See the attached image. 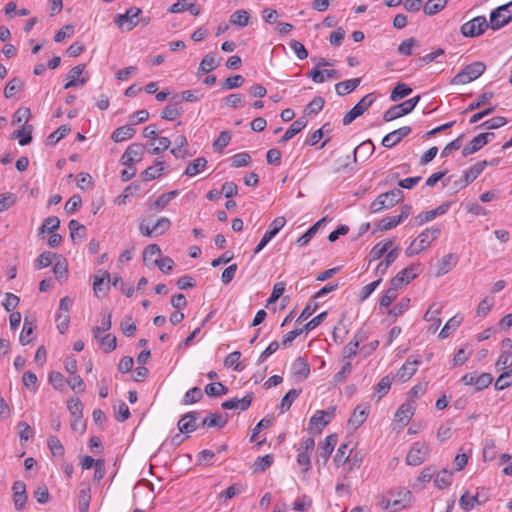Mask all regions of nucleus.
Segmentation results:
<instances>
[{"mask_svg": "<svg viewBox=\"0 0 512 512\" xmlns=\"http://www.w3.org/2000/svg\"><path fill=\"white\" fill-rule=\"evenodd\" d=\"M440 233V226H431L426 228L406 248V256L412 257L428 249L430 245L439 237Z\"/></svg>", "mask_w": 512, "mask_h": 512, "instance_id": "f257e3e1", "label": "nucleus"}, {"mask_svg": "<svg viewBox=\"0 0 512 512\" xmlns=\"http://www.w3.org/2000/svg\"><path fill=\"white\" fill-rule=\"evenodd\" d=\"M403 196L404 194L400 189H392L382 193L370 204V212L379 213L383 210L390 209L400 202Z\"/></svg>", "mask_w": 512, "mask_h": 512, "instance_id": "f03ea898", "label": "nucleus"}, {"mask_svg": "<svg viewBox=\"0 0 512 512\" xmlns=\"http://www.w3.org/2000/svg\"><path fill=\"white\" fill-rule=\"evenodd\" d=\"M485 70L486 66L483 62L468 64L452 78L451 84L464 85L470 83L480 77Z\"/></svg>", "mask_w": 512, "mask_h": 512, "instance_id": "7ed1b4c3", "label": "nucleus"}, {"mask_svg": "<svg viewBox=\"0 0 512 512\" xmlns=\"http://www.w3.org/2000/svg\"><path fill=\"white\" fill-rule=\"evenodd\" d=\"M490 28L497 31L512 21V0L490 12Z\"/></svg>", "mask_w": 512, "mask_h": 512, "instance_id": "20e7f679", "label": "nucleus"}, {"mask_svg": "<svg viewBox=\"0 0 512 512\" xmlns=\"http://www.w3.org/2000/svg\"><path fill=\"white\" fill-rule=\"evenodd\" d=\"M419 101L420 95H416L400 104L391 106L388 110L384 112L383 120L385 122H390L411 113Z\"/></svg>", "mask_w": 512, "mask_h": 512, "instance_id": "39448f33", "label": "nucleus"}, {"mask_svg": "<svg viewBox=\"0 0 512 512\" xmlns=\"http://www.w3.org/2000/svg\"><path fill=\"white\" fill-rule=\"evenodd\" d=\"M336 415V407L331 406L327 410H317L310 418L308 430L312 433H321L322 430Z\"/></svg>", "mask_w": 512, "mask_h": 512, "instance_id": "423d86ee", "label": "nucleus"}, {"mask_svg": "<svg viewBox=\"0 0 512 512\" xmlns=\"http://www.w3.org/2000/svg\"><path fill=\"white\" fill-rule=\"evenodd\" d=\"M487 28H490V21L488 22L485 16H477L462 24L460 33L464 37L474 38L482 35Z\"/></svg>", "mask_w": 512, "mask_h": 512, "instance_id": "0eeeda50", "label": "nucleus"}, {"mask_svg": "<svg viewBox=\"0 0 512 512\" xmlns=\"http://www.w3.org/2000/svg\"><path fill=\"white\" fill-rule=\"evenodd\" d=\"M489 497L490 495L485 488L478 490L474 495H470L468 491H465L459 499V505L462 510L469 512L476 505L485 504Z\"/></svg>", "mask_w": 512, "mask_h": 512, "instance_id": "6e6552de", "label": "nucleus"}, {"mask_svg": "<svg viewBox=\"0 0 512 512\" xmlns=\"http://www.w3.org/2000/svg\"><path fill=\"white\" fill-rule=\"evenodd\" d=\"M376 100L373 93H369L362 97L360 101L349 110L343 117V125L347 126L351 124L357 117L361 116Z\"/></svg>", "mask_w": 512, "mask_h": 512, "instance_id": "1a4fd4ad", "label": "nucleus"}, {"mask_svg": "<svg viewBox=\"0 0 512 512\" xmlns=\"http://www.w3.org/2000/svg\"><path fill=\"white\" fill-rule=\"evenodd\" d=\"M422 270L423 268L420 263L410 264L391 279V284L402 288L403 286L409 284L413 279H415L422 272Z\"/></svg>", "mask_w": 512, "mask_h": 512, "instance_id": "9d476101", "label": "nucleus"}, {"mask_svg": "<svg viewBox=\"0 0 512 512\" xmlns=\"http://www.w3.org/2000/svg\"><path fill=\"white\" fill-rule=\"evenodd\" d=\"M493 381V376L490 373H481L478 375L476 372H469L461 377V382L464 385L474 386L476 392L482 391L487 388Z\"/></svg>", "mask_w": 512, "mask_h": 512, "instance_id": "9b49d317", "label": "nucleus"}, {"mask_svg": "<svg viewBox=\"0 0 512 512\" xmlns=\"http://www.w3.org/2000/svg\"><path fill=\"white\" fill-rule=\"evenodd\" d=\"M286 219L283 216L276 217L271 224L269 229L264 233L260 242L254 249V254H258L264 249V247L279 233V231L285 226Z\"/></svg>", "mask_w": 512, "mask_h": 512, "instance_id": "f8f14e48", "label": "nucleus"}, {"mask_svg": "<svg viewBox=\"0 0 512 512\" xmlns=\"http://www.w3.org/2000/svg\"><path fill=\"white\" fill-rule=\"evenodd\" d=\"M412 210V206L405 204L401 206V212L398 215L393 216H386L383 219H381L378 223V229L380 231H386L390 230L399 224H401L403 221H405L408 216L410 215Z\"/></svg>", "mask_w": 512, "mask_h": 512, "instance_id": "ddd939ff", "label": "nucleus"}, {"mask_svg": "<svg viewBox=\"0 0 512 512\" xmlns=\"http://www.w3.org/2000/svg\"><path fill=\"white\" fill-rule=\"evenodd\" d=\"M488 161L482 160L478 161L474 165L470 166L463 174V176L455 182V186L459 189L466 187L474 180L478 178V176L483 172V170L487 167Z\"/></svg>", "mask_w": 512, "mask_h": 512, "instance_id": "4468645a", "label": "nucleus"}, {"mask_svg": "<svg viewBox=\"0 0 512 512\" xmlns=\"http://www.w3.org/2000/svg\"><path fill=\"white\" fill-rule=\"evenodd\" d=\"M428 453V444L425 442H415L406 456V463L408 465L418 466L425 461Z\"/></svg>", "mask_w": 512, "mask_h": 512, "instance_id": "2eb2a0df", "label": "nucleus"}, {"mask_svg": "<svg viewBox=\"0 0 512 512\" xmlns=\"http://www.w3.org/2000/svg\"><path fill=\"white\" fill-rule=\"evenodd\" d=\"M141 13V9L137 7H131L126 10L124 14H118L114 18L115 24L120 28L125 27L126 31H131L138 24V16Z\"/></svg>", "mask_w": 512, "mask_h": 512, "instance_id": "dca6fc26", "label": "nucleus"}, {"mask_svg": "<svg viewBox=\"0 0 512 512\" xmlns=\"http://www.w3.org/2000/svg\"><path fill=\"white\" fill-rule=\"evenodd\" d=\"M494 138V133L484 132L475 136L463 149L462 155L467 157L478 152Z\"/></svg>", "mask_w": 512, "mask_h": 512, "instance_id": "f3484780", "label": "nucleus"}, {"mask_svg": "<svg viewBox=\"0 0 512 512\" xmlns=\"http://www.w3.org/2000/svg\"><path fill=\"white\" fill-rule=\"evenodd\" d=\"M145 146L142 143H132L127 147L120 158L122 165H130L140 162L143 158Z\"/></svg>", "mask_w": 512, "mask_h": 512, "instance_id": "a211bd4d", "label": "nucleus"}, {"mask_svg": "<svg viewBox=\"0 0 512 512\" xmlns=\"http://www.w3.org/2000/svg\"><path fill=\"white\" fill-rule=\"evenodd\" d=\"M337 441L338 436L336 434H330L324 439L323 442L319 444L316 455L317 462L322 460L323 464H325L328 461L337 444Z\"/></svg>", "mask_w": 512, "mask_h": 512, "instance_id": "6ab92c4d", "label": "nucleus"}, {"mask_svg": "<svg viewBox=\"0 0 512 512\" xmlns=\"http://www.w3.org/2000/svg\"><path fill=\"white\" fill-rule=\"evenodd\" d=\"M411 131L412 129L410 126L400 127L385 135L382 139L381 144L385 148H392L396 146L398 143H400L404 137L408 136Z\"/></svg>", "mask_w": 512, "mask_h": 512, "instance_id": "aec40b11", "label": "nucleus"}, {"mask_svg": "<svg viewBox=\"0 0 512 512\" xmlns=\"http://www.w3.org/2000/svg\"><path fill=\"white\" fill-rule=\"evenodd\" d=\"M85 70L84 64H79L71 68L67 73L68 81L64 85V89L76 87L79 84H85L88 81V76H82Z\"/></svg>", "mask_w": 512, "mask_h": 512, "instance_id": "412c9836", "label": "nucleus"}, {"mask_svg": "<svg viewBox=\"0 0 512 512\" xmlns=\"http://www.w3.org/2000/svg\"><path fill=\"white\" fill-rule=\"evenodd\" d=\"M412 494L409 490L403 488L398 492V497H395L394 493L391 494V498L388 500V507L394 511L406 508L411 503Z\"/></svg>", "mask_w": 512, "mask_h": 512, "instance_id": "4be33fe9", "label": "nucleus"}, {"mask_svg": "<svg viewBox=\"0 0 512 512\" xmlns=\"http://www.w3.org/2000/svg\"><path fill=\"white\" fill-rule=\"evenodd\" d=\"M110 273L104 271L101 276L95 275L93 280V292L96 297L104 298L110 289Z\"/></svg>", "mask_w": 512, "mask_h": 512, "instance_id": "5701e85b", "label": "nucleus"}, {"mask_svg": "<svg viewBox=\"0 0 512 512\" xmlns=\"http://www.w3.org/2000/svg\"><path fill=\"white\" fill-rule=\"evenodd\" d=\"M252 400H253V393L250 392V393H247L241 399L234 397V398H231V399H228V400L222 402L221 407L225 410H231V409L237 410L238 409L240 411H245L251 406Z\"/></svg>", "mask_w": 512, "mask_h": 512, "instance_id": "b1692460", "label": "nucleus"}, {"mask_svg": "<svg viewBox=\"0 0 512 512\" xmlns=\"http://www.w3.org/2000/svg\"><path fill=\"white\" fill-rule=\"evenodd\" d=\"M420 364V360L413 359L409 357L405 363L398 369L396 373V378L400 382H406L416 373L418 366Z\"/></svg>", "mask_w": 512, "mask_h": 512, "instance_id": "393cba45", "label": "nucleus"}, {"mask_svg": "<svg viewBox=\"0 0 512 512\" xmlns=\"http://www.w3.org/2000/svg\"><path fill=\"white\" fill-rule=\"evenodd\" d=\"M197 412L192 411L184 414L178 421V429L183 434H190L198 428Z\"/></svg>", "mask_w": 512, "mask_h": 512, "instance_id": "a878e982", "label": "nucleus"}, {"mask_svg": "<svg viewBox=\"0 0 512 512\" xmlns=\"http://www.w3.org/2000/svg\"><path fill=\"white\" fill-rule=\"evenodd\" d=\"M414 402H406L400 405L395 413V421L407 425L415 413Z\"/></svg>", "mask_w": 512, "mask_h": 512, "instance_id": "bb28decb", "label": "nucleus"}, {"mask_svg": "<svg viewBox=\"0 0 512 512\" xmlns=\"http://www.w3.org/2000/svg\"><path fill=\"white\" fill-rule=\"evenodd\" d=\"M394 245V238L387 239L385 241L378 242L375 244L369 252L368 260L373 262L382 258L385 253Z\"/></svg>", "mask_w": 512, "mask_h": 512, "instance_id": "cd10ccee", "label": "nucleus"}, {"mask_svg": "<svg viewBox=\"0 0 512 512\" xmlns=\"http://www.w3.org/2000/svg\"><path fill=\"white\" fill-rule=\"evenodd\" d=\"M308 77L311 78L314 83H323L326 79H339L340 74L334 69L320 70L318 67H315L310 71Z\"/></svg>", "mask_w": 512, "mask_h": 512, "instance_id": "c85d7f7f", "label": "nucleus"}, {"mask_svg": "<svg viewBox=\"0 0 512 512\" xmlns=\"http://www.w3.org/2000/svg\"><path fill=\"white\" fill-rule=\"evenodd\" d=\"M291 371H292V374L293 376L299 380V381H303L305 380L309 374H310V366L307 362V360H305L304 358L302 357H298L293 363H292V367H291Z\"/></svg>", "mask_w": 512, "mask_h": 512, "instance_id": "c756f323", "label": "nucleus"}, {"mask_svg": "<svg viewBox=\"0 0 512 512\" xmlns=\"http://www.w3.org/2000/svg\"><path fill=\"white\" fill-rule=\"evenodd\" d=\"M165 162L162 161L160 158H157L155 160V164L152 166L147 167L142 173L141 177L143 181H151L154 180L162 175V172L164 170Z\"/></svg>", "mask_w": 512, "mask_h": 512, "instance_id": "7c9ffc66", "label": "nucleus"}, {"mask_svg": "<svg viewBox=\"0 0 512 512\" xmlns=\"http://www.w3.org/2000/svg\"><path fill=\"white\" fill-rule=\"evenodd\" d=\"M369 411L366 407L358 405L348 420V424L354 429L359 428L366 420Z\"/></svg>", "mask_w": 512, "mask_h": 512, "instance_id": "2f4dec72", "label": "nucleus"}, {"mask_svg": "<svg viewBox=\"0 0 512 512\" xmlns=\"http://www.w3.org/2000/svg\"><path fill=\"white\" fill-rule=\"evenodd\" d=\"M458 262V256L454 253H448L443 256L438 263L437 275L447 274Z\"/></svg>", "mask_w": 512, "mask_h": 512, "instance_id": "473e14b6", "label": "nucleus"}, {"mask_svg": "<svg viewBox=\"0 0 512 512\" xmlns=\"http://www.w3.org/2000/svg\"><path fill=\"white\" fill-rule=\"evenodd\" d=\"M307 125V121L304 118H298L295 120L290 127L285 131L284 135L280 139V143H286L292 139L296 134L301 132Z\"/></svg>", "mask_w": 512, "mask_h": 512, "instance_id": "72a5a7b5", "label": "nucleus"}, {"mask_svg": "<svg viewBox=\"0 0 512 512\" xmlns=\"http://www.w3.org/2000/svg\"><path fill=\"white\" fill-rule=\"evenodd\" d=\"M136 133L132 125H124L114 130L111 139L118 143L131 139Z\"/></svg>", "mask_w": 512, "mask_h": 512, "instance_id": "f704fd0d", "label": "nucleus"}, {"mask_svg": "<svg viewBox=\"0 0 512 512\" xmlns=\"http://www.w3.org/2000/svg\"><path fill=\"white\" fill-rule=\"evenodd\" d=\"M361 82V78H353L339 82L335 85V91L339 96L347 95L353 92Z\"/></svg>", "mask_w": 512, "mask_h": 512, "instance_id": "c9c22d12", "label": "nucleus"}, {"mask_svg": "<svg viewBox=\"0 0 512 512\" xmlns=\"http://www.w3.org/2000/svg\"><path fill=\"white\" fill-rule=\"evenodd\" d=\"M228 422L227 417H223L221 414L209 413L202 421V426L206 428H223Z\"/></svg>", "mask_w": 512, "mask_h": 512, "instance_id": "e433bc0d", "label": "nucleus"}, {"mask_svg": "<svg viewBox=\"0 0 512 512\" xmlns=\"http://www.w3.org/2000/svg\"><path fill=\"white\" fill-rule=\"evenodd\" d=\"M441 306L432 304L424 314V320L433 324V331H436L441 325V319L438 315L441 313Z\"/></svg>", "mask_w": 512, "mask_h": 512, "instance_id": "4c0bfd02", "label": "nucleus"}, {"mask_svg": "<svg viewBox=\"0 0 512 512\" xmlns=\"http://www.w3.org/2000/svg\"><path fill=\"white\" fill-rule=\"evenodd\" d=\"M325 221H326V217L315 222L304 234H302L296 240L297 245L300 247L306 246L311 241L313 236L316 234V232L318 231V229L322 225V223H324Z\"/></svg>", "mask_w": 512, "mask_h": 512, "instance_id": "58836bf2", "label": "nucleus"}, {"mask_svg": "<svg viewBox=\"0 0 512 512\" xmlns=\"http://www.w3.org/2000/svg\"><path fill=\"white\" fill-rule=\"evenodd\" d=\"M207 165V160L204 157L194 159L185 169L184 174L189 177H194L202 172Z\"/></svg>", "mask_w": 512, "mask_h": 512, "instance_id": "ea45409f", "label": "nucleus"}, {"mask_svg": "<svg viewBox=\"0 0 512 512\" xmlns=\"http://www.w3.org/2000/svg\"><path fill=\"white\" fill-rule=\"evenodd\" d=\"M463 321V317L455 315L450 318L439 333L441 339L447 338L453 331H455Z\"/></svg>", "mask_w": 512, "mask_h": 512, "instance_id": "a19ab883", "label": "nucleus"}, {"mask_svg": "<svg viewBox=\"0 0 512 512\" xmlns=\"http://www.w3.org/2000/svg\"><path fill=\"white\" fill-rule=\"evenodd\" d=\"M448 3V0H428L424 6L423 11L425 15L432 16L442 11Z\"/></svg>", "mask_w": 512, "mask_h": 512, "instance_id": "79ce46f5", "label": "nucleus"}, {"mask_svg": "<svg viewBox=\"0 0 512 512\" xmlns=\"http://www.w3.org/2000/svg\"><path fill=\"white\" fill-rule=\"evenodd\" d=\"M411 93H412V89H411V87H409L408 84L399 82L392 89L391 94H390V99L393 102H397L400 99H403L404 97L410 95Z\"/></svg>", "mask_w": 512, "mask_h": 512, "instance_id": "37998d69", "label": "nucleus"}, {"mask_svg": "<svg viewBox=\"0 0 512 512\" xmlns=\"http://www.w3.org/2000/svg\"><path fill=\"white\" fill-rule=\"evenodd\" d=\"M300 393H301V390H297V389L289 390L284 395V397L281 399V402L279 405L280 413H285L286 411H288L291 408L295 399L300 395Z\"/></svg>", "mask_w": 512, "mask_h": 512, "instance_id": "c03bdc74", "label": "nucleus"}, {"mask_svg": "<svg viewBox=\"0 0 512 512\" xmlns=\"http://www.w3.org/2000/svg\"><path fill=\"white\" fill-rule=\"evenodd\" d=\"M400 289L399 286H394L391 284V280L389 281V287L384 292L380 299V306L381 307H389L393 301L397 298L398 290Z\"/></svg>", "mask_w": 512, "mask_h": 512, "instance_id": "a18cd8bd", "label": "nucleus"}, {"mask_svg": "<svg viewBox=\"0 0 512 512\" xmlns=\"http://www.w3.org/2000/svg\"><path fill=\"white\" fill-rule=\"evenodd\" d=\"M250 15L246 10H236L230 16V23L241 28L246 27L249 24Z\"/></svg>", "mask_w": 512, "mask_h": 512, "instance_id": "49530a36", "label": "nucleus"}, {"mask_svg": "<svg viewBox=\"0 0 512 512\" xmlns=\"http://www.w3.org/2000/svg\"><path fill=\"white\" fill-rule=\"evenodd\" d=\"M218 65L219 61L212 54H206L200 62L198 74L208 73L216 69Z\"/></svg>", "mask_w": 512, "mask_h": 512, "instance_id": "de8ad7c7", "label": "nucleus"}, {"mask_svg": "<svg viewBox=\"0 0 512 512\" xmlns=\"http://www.w3.org/2000/svg\"><path fill=\"white\" fill-rule=\"evenodd\" d=\"M32 129L31 125L23 126L21 129L16 130L12 134V138H19V144L21 146L28 145L32 141Z\"/></svg>", "mask_w": 512, "mask_h": 512, "instance_id": "09e8293b", "label": "nucleus"}, {"mask_svg": "<svg viewBox=\"0 0 512 512\" xmlns=\"http://www.w3.org/2000/svg\"><path fill=\"white\" fill-rule=\"evenodd\" d=\"M204 391L209 397H220L228 393V388L223 383L216 382L207 384Z\"/></svg>", "mask_w": 512, "mask_h": 512, "instance_id": "8fccbe9b", "label": "nucleus"}, {"mask_svg": "<svg viewBox=\"0 0 512 512\" xmlns=\"http://www.w3.org/2000/svg\"><path fill=\"white\" fill-rule=\"evenodd\" d=\"M48 382L53 386L55 390L63 391L67 385V380L58 371H52L48 375Z\"/></svg>", "mask_w": 512, "mask_h": 512, "instance_id": "3c124183", "label": "nucleus"}, {"mask_svg": "<svg viewBox=\"0 0 512 512\" xmlns=\"http://www.w3.org/2000/svg\"><path fill=\"white\" fill-rule=\"evenodd\" d=\"M203 398V392L199 387L189 389L182 399V404L190 405L199 402Z\"/></svg>", "mask_w": 512, "mask_h": 512, "instance_id": "603ef678", "label": "nucleus"}, {"mask_svg": "<svg viewBox=\"0 0 512 512\" xmlns=\"http://www.w3.org/2000/svg\"><path fill=\"white\" fill-rule=\"evenodd\" d=\"M493 97H494L493 92L482 93L467 106V108L465 109V112L474 111V110L482 107L483 105L488 103Z\"/></svg>", "mask_w": 512, "mask_h": 512, "instance_id": "864d4df0", "label": "nucleus"}, {"mask_svg": "<svg viewBox=\"0 0 512 512\" xmlns=\"http://www.w3.org/2000/svg\"><path fill=\"white\" fill-rule=\"evenodd\" d=\"M97 340L99 341L101 349L105 353L112 352L113 350H115V348L117 346V339L112 334H107L105 336L100 335Z\"/></svg>", "mask_w": 512, "mask_h": 512, "instance_id": "5fc2aeb1", "label": "nucleus"}, {"mask_svg": "<svg viewBox=\"0 0 512 512\" xmlns=\"http://www.w3.org/2000/svg\"><path fill=\"white\" fill-rule=\"evenodd\" d=\"M391 384L392 378L389 375H386L380 379V381L376 384L374 388L375 394L378 396V399H381L389 392Z\"/></svg>", "mask_w": 512, "mask_h": 512, "instance_id": "6e6d98bb", "label": "nucleus"}, {"mask_svg": "<svg viewBox=\"0 0 512 512\" xmlns=\"http://www.w3.org/2000/svg\"><path fill=\"white\" fill-rule=\"evenodd\" d=\"M112 322H111V313H103L101 318V325L95 326L92 329L93 335L96 339L99 338V336L105 332L111 329Z\"/></svg>", "mask_w": 512, "mask_h": 512, "instance_id": "4d7b16f0", "label": "nucleus"}, {"mask_svg": "<svg viewBox=\"0 0 512 512\" xmlns=\"http://www.w3.org/2000/svg\"><path fill=\"white\" fill-rule=\"evenodd\" d=\"M452 477H453L452 472L443 470L436 475V477L434 479V483L437 488L445 489L451 485Z\"/></svg>", "mask_w": 512, "mask_h": 512, "instance_id": "13d9d810", "label": "nucleus"}, {"mask_svg": "<svg viewBox=\"0 0 512 512\" xmlns=\"http://www.w3.org/2000/svg\"><path fill=\"white\" fill-rule=\"evenodd\" d=\"M159 256H161V249L157 244H150L143 251V261L146 265L149 262L153 264V260Z\"/></svg>", "mask_w": 512, "mask_h": 512, "instance_id": "bf43d9fd", "label": "nucleus"}, {"mask_svg": "<svg viewBox=\"0 0 512 512\" xmlns=\"http://www.w3.org/2000/svg\"><path fill=\"white\" fill-rule=\"evenodd\" d=\"M241 353L239 351H234L228 354L224 360V365L226 367H232L235 371L241 372L244 367L240 364Z\"/></svg>", "mask_w": 512, "mask_h": 512, "instance_id": "052dcab7", "label": "nucleus"}, {"mask_svg": "<svg viewBox=\"0 0 512 512\" xmlns=\"http://www.w3.org/2000/svg\"><path fill=\"white\" fill-rule=\"evenodd\" d=\"M68 228L70 236L74 240L76 237L84 238L86 236V227L80 224L77 220L72 219L69 221Z\"/></svg>", "mask_w": 512, "mask_h": 512, "instance_id": "680f3d73", "label": "nucleus"}, {"mask_svg": "<svg viewBox=\"0 0 512 512\" xmlns=\"http://www.w3.org/2000/svg\"><path fill=\"white\" fill-rule=\"evenodd\" d=\"M47 445L53 456L61 457L64 455V447L56 436H49Z\"/></svg>", "mask_w": 512, "mask_h": 512, "instance_id": "e2e57ef3", "label": "nucleus"}, {"mask_svg": "<svg viewBox=\"0 0 512 512\" xmlns=\"http://www.w3.org/2000/svg\"><path fill=\"white\" fill-rule=\"evenodd\" d=\"M171 227V221L167 217L159 218L156 223L152 226L155 237L163 235Z\"/></svg>", "mask_w": 512, "mask_h": 512, "instance_id": "0e129e2a", "label": "nucleus"}, {"mask_svg": "<svg viewBox=\"0 0 512 512\" xmlns=\"http://www.w3.org/2000/svg\"><path fill=\"white\" fill-rule=\"evenodd\" d=\"M23 84L22 81L18 78L11 79L4 89V96L6 98H12L18 91L21 90Z\"/></svg>", "mask_w": 512, "mask_h": 512, "instance_id": "69168bd1", "label": "nucleus"}, {"mask_svg": "<svg viewBox=\"0 0 512 512\" xmlns=\"http://www.w3.org/2000/svg\"><path fill=\"white\" fill-rule=\"evenodd\" d=\"M60 226V220L56 216L47 217L40 227L42 233H53Z\"/></svg>", "mask_w": 512, "mask_h": 512, "instance_id": "338daca9", "label": "nucleus"}, {"mask_svg": "<svg viewBox=\"0 0 512 512\" xmlns=\"http://www.w3.org/2000/svg\"><path fill=\"white\" fill-rule=\"evenodd\" d=\"M512 385V370L503 372L494 384L496 390H504L505 388Z\"/></svg>", "mask_w": 512, "mask_h": 512, "instance_id": "774afa93", "label": "nucleus"}]
</instances>
